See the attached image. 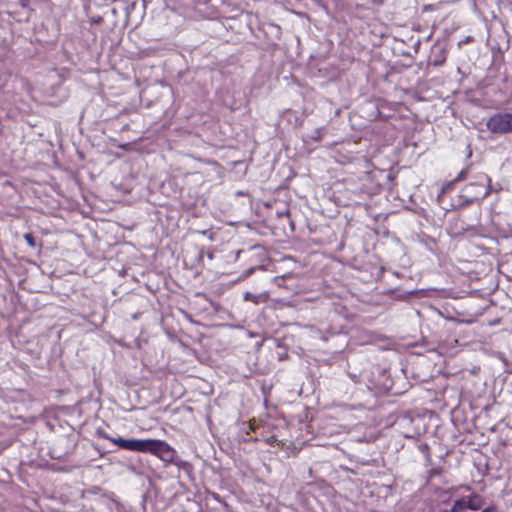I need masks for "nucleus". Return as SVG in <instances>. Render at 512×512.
<instances>
[{
    "mask_svg": "<svg viewBox=\"0 0 512 512\" xmlns=\"http://www.w3.org/2000/svg\"><path fill=\"white\" fill-rule=\"evenodd\" d=\"M112 443L124 450L151 453L166 462H172L175 456V450L162 440L117 437L112 440Z\"/></svg>",
    "mask_w": 512,
    "mask_h": 512,
    "instance_id": "1",
    "label": "nucleus"
},
{
    "mask_svg": "<svg viewBox=\"0 0 512 512\" xmlns=\"http://www.w3.org/2000/svg\"><path fill=\"white\" fill-rule=\"evenodd\" d=\"M491 190V178L485 173L478 174L474 181L462 188L459 195L461 206L467 207L474 202L482 201L490 194Z\"/></svg>",
    "mask_w": 512,
    "mask_h": 512,
    "instance_id": "2",
    "label": "nucleus"
},
{
    "mask_svg": "<svg viewBox=\"0 0 512 512\" xmlns=\"http://www.w3.org/2000/svg\"><path fill=\"white\" fill-rule=\"evenodd\" d=\"M486 127L493 134L512 133V112H499L492 115Z\"/></svg>",
    "mask_w": 512,
    "mask_h": 512,
    "instance_id": "3",
    "label": "nucleus"
},
{
    "mask_svg": "<svg viewBox=\"0 0 512 512\" xmlns=\"http://www.w3.org/2000/svg\"><path fill=\"white\" fill-rule=\"evenodd\" d=\"M447 57V51L444 47L439 45H434L431 50L430 62L433 66H442Z\"/></svg>",
    "mask_w": 512,
    "mask_h": 512,
    "instance_id": "4",
    "label": "nucleus"
},
{
    "mask_svg": "<svg viewBox=\"0 0 512 512\" xmlns=\"http://www.w3.org/2000/svg\"><path fill=\"white\" fill-rule=\"evenodd\" d=\"M467 509L477 511L482 508L483 500L479 495H471L465 498Z\"/></svg>",
    "mask_w": 512,
    "mask_h": 512,
    "instance_id": "5",
    "label": "nucleus"
},
{
    "mask_svg": "<svg viewBox=\"0 0 512 512\" xmlns=\"http://www.w3.org/2000/svg\"><path fill=\"white\" fill-rule=\"evenodd\" d=\"M268 298H269V295L267 293H261L259 295H255V294H253L251 292H246L244 294V299L246 301H251V302H253L255 304H258L260 302H265V301L268 300Z\"/></svg>",
    "mask_w": 512,
    "mask_h": 512,
    "instance_id": "6",
    "label": "nucleus"
},
{
    "mask_svg": "<svg viewBox=\"0 0 512 512\" xmlns=\"http://www.w3.org/2000/svg\"><path fill=\"white\" fill-rule=\"evenodd\" d=\"M467 510L465 498H462L454 502L450 512H466Z\"/></svg>",
    "mask_w": 512,
    "mask_h": 512,
    "instance_id": "7",
    "label": "nucleus"
},
{
    "mask_svg": "<svg viewBox=\"0 0 512 512\" xmlns=\"http://www.w3.org/2000/svg\"><path fill=\"white\" fill-rule=\"evenodd\" d=\"M24 239H25V241L27 242V244H28L31 248H35V247H36V241H35V238H34V236H33L31 233H26V234H24Z\"/></svg>",
    "mask_w": 512,
    "mask_h": 512,
    "instance_id": "8",
    "label": "nucleus"
},
{
    "mask_svg": "<svg viewBox=\"0 0 512 512\" xmlns=\"http://www.w3.org/2000/svg\"><path fill=\"white\" fill-rule=\"evenodd\" d=\"M467 173H468V169H463L462 171L459 172V174L457 175V177L453 181L454 182H459V181L465 180L466 177H467Z\"/></svg>",
    "mask_w": 512,
    "mask_h": 512,
    "instance_id": "9",
    "label": "nucleus"
},
{
    "mask_svg": "<svg viewBox=\"0 0 512 512\" xmlns=\"http://www.w3.org/2000/svg\"><path fill=\"white\" fill-rule=\"evenodd\" d=\"M97 434L98 436H100L101 438H104L106 440H109L110 442H112L113 439H116L115 437H111L109 436L108 433H106L104 430H98L97 431Z\"/></svg>",
    "mask_w": 512,
    "mask_h": 512,
    "instance_id": "10",
    "label": "nucleus"
},
{
    "mask_svg": "<svg viewBox=\"0 0 512 512\" xmlns=\"http://www.w3.org/2000/svg\"><path fill=\"white\" fill-rule=\"evenodd\" d=\"M454 183V181H451L447 183L445 186H443L441 188L440 194L438 195V198H440L446 192V190L450 189L454 185Z\"/></svg>",
    "mask_w": 512,
    "mask_h": 512,
    "instance_id": "11",
    "label": "nucleus"
},
{
    "mask_svg": "<svg viewBox=\"0 0 512 512\" xmlns=\"http://www.w3.org/2000/svg\"><path fill=\"white\" fill-rule=\"evenodd\" d=\"M283 281H284V276H277V277H274V278H273V282H274L277 286H282Z\"/></svg>",
    "mask_w": 512,
    "mask_h": 512,
    "instance_id": "12",
    "label": "nucleus"
},
{
    "mask_svg": "<svg viewBox=\"0 0 512 512\" xmlns=\"http://www.w3.org/2000/svg\"><path fill=\"white\" fill-rule=\"evenodd\" d=\"M254 270H255V267H250L248 270H246V271L243 273V275H242V277H241V278H242V279H245V278L249 277V276L253 273V271H254Z\"/></svg>",
    "mask_w": 512,
    "mask_h": 512,
    "instance_id": "13",
    "label": "nucleus"
},
{
    "mask_svg": "<svg viewBox=\"0 0 512 512\" xmlns=\"http://www.w3.org/2000/svg\"><path fill=\"white\" fill-rule=\"evenodd\" d=\"M495 511H496V509L494 507H487L484 510H482V512H495Z\"/></svg>",
    "mask_w": 512,
    "mask_h": 512,
    "instance_id": "14",
    "label": "nucleus"
},
{
    "mask_svg": "<svg viewBox=\"0 0 512 512\" xmlns=\"http://www.w3.org/2000/svg\"><path fill=\"white\" fill-rule=\"evenodd\" d=\"M102 21V18L101 17H98L97 19H94L93 22L95 23H100Z\"/></svg>",
    "mask_w": 512,
    "mask_h": 512,
    "instance_id": "15",
    "label": "nucleus"
},
{
    "mask_svg": "<svg viewBox=\"0 0 512 512\" xmlns=\"http://www.w3.org/2000/svg\"><path fill=\"white\" fill-rule=\"evenodd\" d=\"M241 253H242V251H241V250H239V251L237 252V258L239 257V255H240Z\"/></svg>",
    "mask_w": 512,
    "mask_h": 512,
    "instance_id": "16",
    "label": "nucleus"
}]
</instances>
